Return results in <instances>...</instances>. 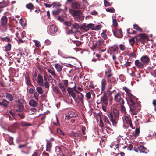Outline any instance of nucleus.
<instances>
[{"label": "nucleus", "instance_id": "obj_20", "mask_svg": "<svg viewBox=\"0 0 156 156\" xmlns=\"http://www.w3.org/2000/svg\"><path fill=\"white\" fill-rule=\"evenodd\" d=\"M6 98L9 101H12L14 100V97L10 93H6Z\"/></svg>", "mask_w": 156, "mask_h": 156}, {"label": "nucleus", "instance_id": "obj_5", "mask_svg": "<svg viewBox=\"0 0 156 156\" xmlns=\"http://www.w3.org/2000/svg\"><path fill=\"white\" fill-rule=\"evenodd\" d=\"M114 35L118 38H122L123 35L121 29H117L116 28L113 31Z\"/></svg>", "mask_w": 156, "mask_h": 156}, {"label": "nucleus", "instance_id": "obj_57", "mask_svg": "<svg viewBox=\"0 0 156 156\" xmlns=\"http://www.w3.org/2000/svg\"><path fill=\"white\" fill-rule=\"evenodd\" d=\"M113 25L115 27H117L118 26V23L116 20L115 19L113 20L112 22Z\"/></svg>", "mask_w": 156, "mask_h": 156}, {"label": "nucleus", "instance_id": "obj_33", "mask_svg": "<svg viewBox=\"0 0 156 156\" xmlns=\"http://www.w3.org/2000/svg\"><path fill=\"white\" fill-rule=\"evenodd\" d=\"M24 102L25 101L22 98H20L18 100H15V102L17 103L16 104L23 105L24 103Z\"/></svg>", "mask_w": 156, "mask_h": 156}, {"label": "nucleus", "instance_id": "obj_64", "mask_svg": "<svg viewBox=\"0 0 156 156\" xmlns=\"http://www.w3.org/2000/svg\"><path fill=\"white\" fill-rule=\"evenodd\" d=\"M101 28V27L100 25H97L96 26H94V30H100Z\"/></svg>", "mask_w": 156, "mask_h": 156}, {"label": "nucleus", "instance_id": "obj_39", "mask_svg": "<svg viewBox=\"0 0 156 156\" xmlns=\"http://www.w3.org/2000/svg\"><path fill=\"white\" fill-rule=\"evenodd\" d=\"M134 38L135 37H133L131 39H129V44L132 47L133 46L134 43L135 42Z\"/></svg>", "mask_w": 156, "mask_h": 156}, {"label": "nucleus", "instance_id": "obj_16", "mask_svg": "<svg viewBox=\"0 0 156 156\" xmlns=\"http://www.w3.org/2000/svg\"><path fill=\"white\" fill-rule=\"evenodd\" d=\"M15 107L17 108L16 109V111L17 112H22L24 111V106L22 105L16 104L15 105Z\"/></svg>", "mask_w": 156, "mask_h": 156}, {"label": "nucleus", "instance_id": "obj_43", "mask_svg": "<svg viewBox=\"0 0 156 156\" xmlns=\"http://www.w3.org/2000/svg\"><path fill=\"white\" fill-rule=\"evenodd\" d=\"M54 7H59L61 6V4L59 2H54L52 3Z\"/></svg>", "mask_w": 156, "mask_h": 156}, {"label": "nucleus", "instance_id": "obj_22", "mask_svg": "<svg viewBox=\"0 0 156 156\" xmlns=\"http://www.w3.org/2000/svg\"><path fill=\"white\" fill-rule=\"evenodd\" d=\"M68 135L70 137H80V134L78 133L73 132L71 133H69Z\"/></svg>", "mask_w": 156, "mask_h": 156}, {"label": "nucleus", "instance_id": "obj_25", "mask_svg": "<svg viewBox=\"0 0 156 156\" xmlns=\"http://www.w3.org/2000/svg\"><path fill=\"white\" fill-rule=\"evenodd\" d=\"M72 14L73 16H78L82 14V12L80 10H73Z\"/></svg>", "mask_w": 156, "mask_h": 156}, {"label": "nucleus", "instance_id": "obj_60", "mask_svg": "<svg viewBox=\"0 0 156 156\" xmlns=\"http://www.w3.org/2000/svg\"><path fill=\"white\" fill-rule=\"evenodd\" d=\"M57 132L62 135H64V133L59 128L57 129Z\"/></svg>", "mask_w": 156, "mask_h": 156}, {"label": "nucleus", "instance_id": "obj_47", "mask_svg": "<svg viewBox=\"0 0 156 156\" xmlns=\"http://www.w3.org/2000/svg\"><path fill=\"white\" fill-rule=\"evenodd\" d=\"M106 11L108 12L111 13H114L115 12L114 9L112 7L107 8Z\"/></svg>", "mask_w": 156, "mask_h": 156}, {"label": "nucleus", "instance_id": "obj_58", "mask_svg": "<svg viewBox=\"0 0 156 156\" xmlns=\"http://www.w3.org/2000/svg\"><path fill=\"white\" fill-rule=\"evenodd\" d=\"M73 42L77 46H80L82 44V42L79 41H75Z\"/></svg>", "mask_w": 156, "mask_h": 156}, {"label": "nucleus", "instance_id": "obj_62", "mask_svg": "<svg viewBox=\"0 0 156 156\" xmlns=\"http://www.w3.org/2000/svg\"><path fill=\"white\" fill-rule=\"evenodd\" d=\"M9 143L10 145L14 144L13 137H10L9 138Z\"/></svg>", "mask_w": 156, "mask_h": 156}, {"label": "nucleus", "instance_id": "obj_27", "mask_svg": "<svg viewBox=\"0 0 156 156\" xmlns=\"http://www.w3.org/2000/svg\"><path fill=\"white\" fill-rule=\"evenodd\" d=\"M71 28L73 29H74L75 30H77L80 29V26L79 25L76 23H72Z\"/></svg>", "mask_w": 156, "mask_h": 156}, {"label": "nucleus", "instance_id": "obj_35", "mask_svg": "<svg viewBox=\"0 0 156 156\" xmlns=\"http://www.w3.org/2000/svg\"><path fill=\"white\" fill-rule=\"evenodd\" d=\"M121 106V110L122 112V113L124 115H125L126 114V109L125 107L123 105H120Z\"/></svg>", "mask_w": 156, "mask_h": 156}, {"label": "nucleus", "instance_id": "obj_38", "mask_svg": "<svg viewBox=\"0 0 156 156\" xmlns=\"http://www.w3.org/2000/svg\"><path fill=\"white\" fill-rule=\"evenodd\" d=\"M133 28L134 29L138 30L140 32L142 31V28L140 27L137 25L135 24L133 25Z\"/></svg>", "mask_w": 156, "mask_h": 156}, {"label": "nucleus", "instance_id": "obj_1", "mask_svg": "<svg viewBox=\"0 0 156 156\" xmlns=\"http://www.w3.org/2000/svg\"><path fill=\"white\" fill-rule=\"evenodd\" d=\"M111 71V70L109 69H108L106 71H105V76L107 78V81L108 83H112L115 85L116 83V79L113 77H110L112 75Z\"/></svg>", "mask_w": 156, "mask_h": 156}, {"label": "nucleus", "instance_id": "obj_12", "mask_svg": "<svg viewBox=\"0 0 156 156\" xmlns=\"http://www.w3.org/2000/svg\"><path fill=\"white\" fill-rule=\"evenodd\" d=\"M57 27L55 25L50 24L49 30L51 33L54 34L57 32Z\"/></svg>", "mask_w": 156, "mask_h": 156}, {"label": "nucleus", "instance_id": "obj_37", "mask_svg": "<svg viewBox=\"0 0 156 156\" xmlns=\"http://www.w3.org/2000/svg\"><path fill=\"white\" fill-rule=\"evenodd\" d=\"M21 125L23 127H26L31 126V124L29 122H26L22 121L21 122Z\"/></svg>", "mask_w": 156, "mask_h": 156}, {"label": "nucleus", "instance_id": "obj_46", "mask_svg": "<svg viewBox=\"0 0 156 156\" xmlns=\"http://www.w3.org/2000/svg\"><path fill=\"white\" fill-rule=\"evenodd\" d=\"M33 42L35 43V45L36 47L39 48L41 46V44L40 42L37 40H34L33 41Z\"/></svg>", "mask_w": 156, "mask_h": 156}, {"label": "nucleus", "instance_id": "obj_41", "mask_svg": "<svg viewBox=\"0 0 156 156\" xmlns=\"http://www.w3.org/2000/svg\"><path fill=\"white\" fill-rule=\"evenodd\" d=\"M6 51H10L11 48V44L10 43H8L7 45L5 46Z\"/></svg>", "mask_w": 156, "mask_h": 156}, {"label": "nucleus", "instance_id": "obj_19", "mask_svg": "<svg viewBox=\"0 0 156 156\" xmlns=\"http://www.w3.org/2000/svg\"><path fill=\"white\" fill-rule=\"evenodd\" d=\"M101 89L102 91H104L107 85L106 81L105 79H102L101 82Z\"/></svg>", "mask_w": 156, "mask_h": 156}, {"label": "nucleus", "instance_id": "obj_53", "mask_svg": "<svg viewBox=\"0 0 156 156\" xmlns=\"http://www.w3.org/2000/svg\"><path fill=\"white\" fill-rule=\"evenodd\" d=\"M104 121L106 124H109L111 125V124H110L109 120L107 117H105L104 119Z\"/></svg>", "mask_w": 156, "mask_h": 156}, {"label": "nucleus", "instance_id": "obj_31", "mask_svg": "<svg viewBox=\"0 0 156 156\" xmlns=\"http://www.w3.org/2000/svg\"><path fill=\"white\" fill-rule=\"evenodd\" d=\"M53 90L54 92L56 94L60 95L61 94V92L59 89L56 87H53Z\"/></svg>", "mask_w": 156, "mask_h": 156}, {"label": "nucleus", "instance_id": "obj_10", "mask_svg": "<svg viewBox=\"0 0 156 156\" xmlns=\"http://www.w3.org/2000/svg\"><path fill=\"white\" fill-rule=\"evenodd\" d=\"M135 65L136 67L139 69H142L144 68V64L142 62L138 60H135Z\"/></svg>", "mask_w": 156, "mask_h": 156}, {"label": "nucleus", "instance_id": "obj_14", "mask_svg": "<svg viewBox=\"0 0 156 156\" xmlns=\"http://www.w3.org/2000/svg\"><path fill=\"white\" fill-rule=\"evenodd\" d=\"M142 37H144L145 38H147V37L146 34L144 33L140 34L138 36H135V38H136V41L137 42H139V41Z\"/></svg>", "mask_w": 156, "mask_h": 156}, {"label": "nucleus", "instance_id": "obj_15", "mask_svg": "<svg viewBox=\"0 0 156 156\" xmlns=\"http://www.w3.org/2000/svg\"><path fill=\"white\" fill-rule=\"evenodd\" d=\"M108 116L110 121L112 122L113 125L114 126H115L117 122V121L119 118L117 117L115 118V117L113 115V117L112 116V117H111V116H110V114L108 115Z\"/></svg>", "mask_w": 156, "mask_h": 156}, {"label": "nucleus", "instance_id": "obj_42", "mask_svg": "<svg viewBox=\"0 0 156 156\" xmlns=\"http://www.w3.org/2000/svg\"><path fill=\"white\" fill-rule=\"evenodd\" d=\"M1 40L5 42H9L11 41V40L8 37H2Z\"/></svg>", "mask_w": 156, "mask_h": 156}, {"label": "nucleus", "instance_id": "obj_63", "mask_svg": "<svg viewBox=\"0 0 156 156\" xmlns=\"http://www.w3.org/2000/svg\"><path fill=\"white\" fill-rule=\"evenodd\" d=\"M140 130L139 128H136L135 131V136H137L140 133Z\"/></svg>", "mask_w": 156, "mask_h": 156}, {"label": "nucleus", "instance_id": "obj_40", "mask_svg": "<svg viewBox=\"0 0 156 156\" xmlns=\"http://www.w3.org/2000/svg\"><path fill=\"white\" fill-rule=\"evenodd\" d=\"M36 90L39 94H42L43 93L42 88L40 87H38L36 88Z\"/></svg>", "mask_w": 156, "mask_h": 156}, {"label": "nucleus", "instance_id": "obj_21", "mask_svg": "<svg viewBox=\"0 0 156 156\" xmlns=\"http://www.w3.org/2000/svg\"><path fill=\"white\" fill-rule=\"evenodd\" d=\"M125 120L126 123L128 124H129L132 128H133V126L132 123L131 118L130 117L128 116H125Z\"/></svg>", "mask_w": 156, "mask_h": 156}, {"label": "nucleus", "instance_id": "obj_4", "mask_svg": "<svg viewBox=\"0 0 156 156\" xmlns=\"http://www.w3.org/2000/svg\"><path fill=\"white\" fill-rule=\"evenodd\" d=\"M78 116L77 113L74 112L69 111L66 114L65 119L69 120V119L72 117H76Z\"/></svg>", "mask_w": 156, "mask_h": 156}, {"label": "nucleus", "instance_id": "obj_34", "mask_svg": "<svg viewBox=\"0 0 156 156\" xmlns=\"http://www.w3.org/2000/svg\"><path fill=\"white\" fill-rule=\"evenodd\" d=\"M26 7L29 9H30V11L33 10L34 8V7L33 4L31 3H30L26 5Z\"/></svg>", "mask_w": 156, "mask_h": 156}, {"label": "nucleus", "instance_id": "obj_17", "mask_svg": "<svg viewBox=\"0 0 156 156\" xmlns=\"http://www.w3.org/2000/svg\"><path fill=\"white\" fill-rule=\"evenodd\" d=\"M67 91L69 94L74 99H75L76 98V94L72 89V88L69 87L67 89Z\"/></svg>", "mask_w": 156, "mask_h": 156}, {"label": "nucleus", "instance_id": "obj_7", "mask_svg": "<svg viewBox=\"0 0 156 156\" xmlns=\"http://www.w3.org/2000/svg\"><path fill=\"white\" fill-rule=\"evenodd\" d=\"M101 102L102 104L107 105L108 103L107 96L106 95V93L104 92V94L101 97Z\"/></svg>", "mask_w": 156, "mask_h": 156}, {"label": "nucleus", "instance_id": "obj_52", "mask_svg": "<svg viewBox=\"0 0 156 156\" xmlns=\"http://www.w3.org/2000/svg\"><path fill=\"white\" fill-rule=\"evenodd\" d=\"M81 28L85 31H87L89 30L88 25H86L85 24H84V25L82 26Z\"/></svg>", "mask_w": 156, "mask_h": 156}, {"label": "nucleus", "instance_id": "obj_59", "mask_svg": "<svg viewBox=\"0 0 156 156\" xmlns=\"http://www.w3.org/2000/svg\"><path fill=\"white\" fill-rule=\"evenodd\" d=\"M87 25H88V26L89 28V29H90L92 30H94V24H92V23H90V24H88Z\"/></svg>", "mask_w": 156, "mask_h": 156}, {"label": "nucleus", "instance_id": "obj_49", "mask_svg": "<svg viewBox=\"0 0 156 156\" xmlns=\"http://www.w3.org/2000/svg\"><path fill=\"white\" fill-rule=\"evenodd\" d=\"M61 9H58L56 10H54L52 12V13L54 15H58L60 12Z\"/></svg>", "mask_w": 156, "mask_h": 156}, {"label": "nucleus", "instance_id": "obj_13", "mask_svg": "<svg viewBox=\"0 0 156 156\" xmlns=\"http://www.w3.org/2000/svg\"><path fill=\"white\" fill-rule=\"evenodd\" d=\"M0 22L3 27H6L7 22V18L5 16H3L1 18Z\"/></svg>", "mask_w": 156, "mask_h": 156}, {"label": "nucleus", "instance_id": "obj_11", "mask_svg": "<svg viewBox=\"0 0 156 156\" xmlns=\"http://www.w3.org/2000/svg\"><path fill=\"white\" fill-rule=\"evenodd\" d=\"M109 114H110V116L112 117H113V115H114L115 118L117 117L119 118V111L115 109H113L110 112Z\"/></svg>", "mask_w": 156, "mask_h": 156}, {"label": "nucleus", "instance_id": "obj_28", "mask_svg": "<svg viewBox=\"0 0 156 156\" xmlns=\"http://www.w3.org/2000/svg\"><path fill=\"white\" fill-rule=\"evenodd\" d=\"M52 142L50 140L47 141L46 145V151H50L51 148L52 147Z\"/></svg>", "mask_w": 156, "mask_h": 156}, {"label": "nucleus", "instance_id": "obj_26", "mask_svg": "<svg viewBox=\"0 0 156 156\" xmlns=\"http://www.w3.org/2000/svg\"><path fill=\"white\" fill-rule=\"evenodd\" d=\"M58 86L61 91L63 92V94L65 93H66V89L65 87V86L63 85L62 83H59L58 84Z\"/></svg>", "mask_w": 156, "mask_h": 156}, {"label": "nucleus", "instance_id": "obj_56", "mask_svg": "<svg viewBox=\"0 0 156 156\" xmlns=\"http://www.w3.org/2000/svg\"><path fill=\"white\" fill-rule=\"evenodd\" d=\"M6 5V4L4 2H0V8H3Z\"/></svg>", "mask_w": 156, "mask_h": 156}, {"label": "nucleus", "instance_id": "obj_51", "mask_svg": "<svg viewBox=\"0 0 156 156\" xmlns=\"http://www.w3.org/2000/svg\"><path fill=\"white\" fill-rule=\"evenodd\" d=\"M78 99L80 101H81L82 103H83V99L84 97V96L83 95V94H81V95H78Z\"/></svg>", "mask_w": 156, "mask_h": 156}, {"label": "nucleus", "instance_id": "obj_36", "mask_svg": "<svg viewBox=\"0 0 156 156\" xmlns=\"http://www.w3.org/2000/svg\"><path fill=\"white\" fill-rule=\"evenodd\" d=\"M127 33L129 34H136L137 32L133 30L132 29L129 28L127 30Z\"/></svg>", "mask_w": 156, "mask_h": 156}, {"label": "nucleus", "instance_id": "obj_6", "mask_svg": "<svg viewBox=\"0 0 156 156\" xmlns=\"http://www.w3.org/2000/svg\"><path fill=\"white\" fill-rule=\"evenodd\" d=\"M140 60L144 65L147 64L150 61V58L146 55H143L140 57Z\"/></svg>", "mask_w": 156, "mask_h": 156}, {"label": "nucleus", "instance_id": "obj_29", "mask_svg": "<svg viewBox=\"0 0 156 156\" xmlns=\"http://www.w3.org/2000/svg\"><path fill=\"white\" fill-rule=\"evenodd\" d=\"M55 66L58 72H60L62 70V67L61 65L58 63H55Z\"/></svg>", "mask_w": 156, "mask_h": 156}, {"label": "nucleus", "instance_id": "obj_54", "mask_svg": "<svg viewBox=\"0 0 156 156\" xmlns=\"http://www.w3.org/2000/svg\"><path fill=\"white\" fill-rule=\"evenodd\" d=\"M48 71L52 75L54 76H56V75L54 71L52 70L51 69H48Z\"/></svg>", "mask_w": 156, "mask_h": 156}, {"label": "nucleus", "instance_id": "obj_61", "mask_svg": "<svg viewBox=\"0 0 156 156\" xmlns=\"http://www.w3.org/2000/svg\"><path fill=\"white\" fill-rule=\"evenodd\" d=\"M85 96L87 98V99H90L91 98V94L90 92H88L87 93Z\"/></svg>", "mask_w": 156, "mask_h": 156}, {"label": "nucleus", "instance_id": "obj_9", "mask_svg": "<svg viewBox=\"0 0 156 156\" xmlns=\"http://www.w3.org/2000/svg\"><path fill=\"white\" fill-rule=\"evenodd\" d=\"M129 97L130 101L131 104V105L130 106V109L131 110H134L135 109V103L132 99L133 98L134 96L131 94H129Z\"/></svg>", "mask_w": 156, "mask_h": 156}, {"label": "nucleus", "instance_id": "obj_18", "mask_svg": "<svg viewBox=\"0 0 156 156\" xmlns=\"http://www.w3.org/2000/svg\"><path fill=\"white\" fill-rule=\"evenodd\" d=\"M38 81H37V83L40 86H42L43 85V80L42 76L40 75H38L37 76Z\"/></svg>", "mask_w": 156, "mask_h": 156}, {"label": "nucleus", "instance_id": "obj_23", "mask_svg": "<svg viewBox=\"0 0 156 156\" xmlns=\"http://www.w3.org/2000/svg\"><path fill=\"white\" fill-rule=\"evenodd\" d=\"M25 82L27 85L30 86H33L30 82V79L28 75L25 76Z\"/></svg>", "mask_w": 156, "mask_h": 156}, {"label": "nucleus", "instance_id": "obj_55", "mask_svg": "<svg viewBox=\"0 0 156 156\" xmlns=\"http://www.w3.org/2000/svg\"><path fill=\"white\" fill-rule=\"evenodd\" d=\"M104 5L106 7L109 6L111 5L110 3L106 0H104Z\"/></svg>", "mask_w": 156, "mask_h": 156}, {"label": "nucleus", "instance_id": "obj_32", "mask_svg": "<svg viewBox=\"0 0 156 156\" xmlns=\"http://www.w3.org/2000/svg\"><path fill=\"white\" fill-rule=\"evenodd\" d=\"M118 47L116 45H114L111 47L110 48V50L113 53H117V52Z\"/></svg>", "mask_w": 156, "mask_h": 156}, {"label": "nucleus", "instance_id": "obj_2", "mask_svg": "<svg viewBox=\"0 0 156 156\" xmlns=\"http://www.w3.org/2000/svg\"><path fill=\"white\" fill-rule=\"evenodd\" d=\"M121 94L119 93H117L114 96V100L116 102L119 103L120 105H123L124 104V101L122 98Z\"/></svg>", "mask_w": 156, "mask_h": 156}, {"label": "nucleus", "instance_id": "obj_30", "mask_svg": "<svg viewBox=\"0 0 156 156\" xmlns=\"http://www.w3.org/2000/svg\"><path fill=\"white\" fill-rule=\"evenodd\" d=\"M138 148L140 152L143 153H147V149L143 145H140L138 147Z\"/></svg>", "mask_w": 156, "mask_h": 156}, {"label": "nucleus", "instance_id": "obj_48", "mask_svg": "<svg viewBox=\"0 0 156 156\" xmlns=\"http://www.w3.org/2000/svg\"><path fill=\"white\" fill-rule=\"evenodd\" d=\"M39 94L37 92H36L34 93V98L37 101H39L38 97L39 96Z\"/></svg>", "mask_w": 156, "mask_h": 156}, {"label": "nucleus", "instance_id": "obj_24", "mask_svg": "<svg viewBox=\"0 0 156 156\" xmlns=\"http://www.w3.org/2000/svg\"><path fill=\"white\" fill-rule=\"evenodd\" d=\"M29 105L33 107L36 106L38 104L37 103L34 99H31L29 101Z\"/></svg>", "mask_w": 156, "mask_h": 156}, {"label": "nucleus", "instance_id": "obj_3", "mask_svg": "<svg viewBox=\"0 0 156 156\" xmlns=\"http://www.w3.org/2000/svg\"><path fill=\"white\" fill-rule=\"evenodd\" d=\"M71 6L73 9H81L83 7L84 5L81 2H75L72 4Z\"/></svg>", "mask_w": 156, "mask_h": 156}, {"label": "nucleus", "instance_id": "obj_8", "mask_svg": "<svg viewBox=\"0 0 156 156\" xmlns=\"http://www.w3.org/2000/svg\"><path fill=\"white\" fill-rule=\"evenodd\" d=\"M103 41L102 39H99L98 40L95 44H93V46L94 48H101L103 46Z\"/></svg>", "mask_w": 156, "mask_h": 156}, {"label": "nucleus", "instance_id": "obj_50", "mask_svg": "<svg viewBox=\"0 0 156 156\" xmlns=\"http://www.w3.org/2000/svg\"><path fill=\"white\" fill-rule=\"evenodd\" d=\"M123 89L129 95V94H131V93H130V92H131V90H130L128 88L126 87H123Z\"/></svg>", "mask_w": 156, "mask_h": 156}, {"label": "nucleus", "instance_id": "obj_45", "mask_svg": "<svg viewBox=\"0 0 156 156\" xmlns=\"http://www.w3.org/2000/svg\"><path fill=\"white\" fill-rule=\"evenodd\" d=\"M131 64V62L129 61V59H128L127 61H125V63L124 64V66L126 67H127L130 66Z\"/></svg>", "mask_w": 156, "mask_h": 156}, {"label": "nucleus", "instance_id": "obj_44", "mask_svg": "<svg viewBox=\"0 0 156 156\" xmlns=\"http://www.w3.org/2000/svg\"><path fill=\"white\" fill-rule=\"evenodd\" d=\"M63 23L65 25L67 26L71 27L72 23L68 21H64Z\"/></svg>", "mask_w": 156, "mask_h": 156}]
</instances>
